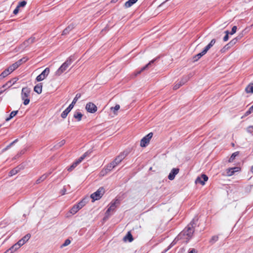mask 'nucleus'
Instances as JSON below:
<instances>
[{"label":"nucleus","instance_id":"f257e3e1","mask_svg":"<svg viewBox=\"0 0 253 253\" xmlns=\"http://www.w3.org/2000/svg\"><path fill=\"white\" fill-rule=\"evenodd\" d=\"M193 232V226L192 224H189L177 236L176 238L175 239V240L181 239H189L192 237Z\"/></svg>","mask_w":253,"mask_h":253},{"label":"nucleus","instance_id":"f03ea898","mask_svg":"<svg viewBox=\"0 0 253 253\" xmlns=\"http://www.w3.org/2000/svg\"><path fill=\"white\" fill-rule=\"evenodd\" d=\"M73 60L71 57H69L66 61L59 67L55 72V75L57 76H60L64 72L66 71L69 66L72 64Z\"/></svg>","mask_w":253,"mask_h":253},{"label":"nucleus","instance_id":"7ed1b4c3","mask_svg":"<svg viewBox=\"0 0 253 253\" xmlns=\"http://www.w3.org/2000/svg\"><path fill=\"white\" fill-rule=\"evenodd\" d=\"M81 94L78 93L76 94L75 97L74 98L71 104L62 112L61 114V117L65 119L69 113L71 111L72 108L74 107L75 104L77 102V100L81 97Z\"/></svg>","mask_w":253,"mask_h":253},{"label":"nucleus","instance_id":"20e7f679","mask_svg":"<svg viewBox=\"0 0 253 253\" xmlns=\"http://www.w3.org/2000/svg\"><path fill=\"white\" fill-rule=\"evenodd\" d=\"M30 89L28 87H24L21 91V98L24 100L23 104L25 105H28L30 102L29 97L30 94Z\"/></svg>","mask_w":253,"mask_h":253},{"label":"nucleus","instance_id":"39448f33","mask_svg":"<svg viewBox=\"0 0 253 253\" xmlns=\"http://www.w3.org/2000/svg\"><path fill=\"white\" fill-rule=\"evenodd\" d=\"M104 193L105 190L104 188L102 187H100L96 192L91 195L90 197L92 199V202L100 199Z\"/></svg>","mask_w":253,"mask_h":253},{"label":"nucleus","instance_id":"423d86ee","mask_svg":"<svg viewBox=\"0 0 253 253\" xmlns=\"http://www.w3.org/2000/svg\"><path fill=\"white\" fill-rule=\"evenodd\" d=\"M27 59L26 58H23L15 63H13L10 66H9L7 69L9 71V72L12 73L14 70L17 69L23 62H25L27 61Z\"/></svg>","mask_w":253,"mask_h":253},{"label":"nucleus","instance_id":"0eeeda50","mask_svg":"<svg viewBox=\"0 0 253 253\" xmlns=\"http://www.w3.org/2000/svg\"><path fill=\"white\" fill-rule=\"evenodd\" d=\"M119 203L120 202L118 199H116L114 201L112 202L106 212V216H109L110 212L114 211L117 207V205H118Z\"/></svg>","mask_w":253,"mask_h":253},{"label":"nucleus","instance_id":"6e6552de","mask_svg":"<svg viewBox=\"0 0 253 253\" xmlns=\"http://www.w3.org/2000/svg\"><path fill=\"white\" fill-rule=\"evenodd\" d=\"M153 136V133L150 132L146 136L144 137L141 140L140 146L142 147H146V145L149 143L151 138Z\"/></svg>","mask_w":253,"mask_h":253},{"label":"nucleus","instance_id":"1a4fd4ad","mask_svg":"<svg viewBox=\"0 0 253 253\" xmlns=\"http://www.w3.org/2000/svg\"><path fill=\"white\" fill-rule=\"evenodd\" d=\"M50 69L49 68H46L42 73L38 76L36 78L37 82H40L43 81L49 74Z\"/></svg>","mask_w":253,"mask_h":253},{"label":"nucleus","instance_id":"9d476101","mask_svg":"<svg viewBox=\"0 0 253 253\" xmlns=\"http://www.w3.org/2000/svg\"><path fill=\"white\" fill-rule=\"evenodd\" d=\"M85 109L87 112L91 113H95L97 110L96 106L94 103L91 102L86 104Z\"/></svg>","mask_w":253,"mask_h":253},{"label":"nucleus","instance_id":"9b49d317","mask_svg":"<svg viewBox=\"0 0 253 253\" xmlns=\"http://www.w3.org/2000/svg\"><path fill=\"white\" fill-rule=\"evenodd\" d=\"M208 179V177L205 174H202L201 177H198L195 180L196 183H200L202 185L205 184V182Z\"/></svg>","mask_w":253,"mask_h":253},{"label":"nucleus","instance_id":"f8f14e48","mask_svg":"<svg viewBox=\"0 0 253 253\" xmlns=\"http://www.w3.org/2000/svg\"><path fill=\"white\" fill-rule=\"evenodd\" d=\"M189 77L188 76H186L182 78V79L178 83H176L173 86V89L174 90L177 89L180 87L181 85L184 84L185 83H186L189 80Z\"/></svg>","mask_w":253,"mask_h":253},{"label":"nucleus","instance_id":"ddd939ff","mask_svg":"<svg viewBox=\"0 0 253 253\" xmlns=\"http://www.w3.org/2000/svg\"><path fill=\"white\" fill-rule=\"evenodd\" d=\"M92 152V151L89 150L84 154L80 158L76 160L74 163L76 164V166H78L86 157L89 156Z\"/></svg>","mask_w":253,"mask_h":253},{"label":"nucleus","instance_id":"4468645a","mask_svg":"<svg viewBox=\"0 0 253 253\" xmlns=\"http://www.w3.org/2000/svg\"><path fill=\"white\" fill-rule=\"evenodd\" d=\"M179 169L177 168H173L169 173L168 178L169 180H172L174 179L175 175L179 172Z\"/></svg>","mask_w":253,"mask_h":253},{"label":"nucleus","instance_id":"2eb2a0df","mask_svg":"<svg viewBox=\"0 0 253 253\" xmlns=\"http://www.w3.org/2000/svg\"><path fill=\"white\" fill-rule=\"evenodd\" d=\"M127 154L123 152L117 156L115 159L114 161L119 165L122 160L126 157Z\"/></svg>","mask_w":253,"mask_h":253},{"label":"nucleus","instance_id":"dca6fc26","mask_svg":"<svg viewBox=\"0 0 253 253\" xmlns=\"http://www.w3.org/2000/svg\"><path fill=\"white\" fill-rule=\"evenodd\" d=\"M113 169L111 165L109 164V165H107V166L104 169L101 171L100 174L103 176L105 174H107L108 172L111 171Z\"/></svg>","mask_w":253,"mask_h":253},{"label":"nucleus","instance_id":"f3484780","mask_svg":"<svg viewBox=\"0 0 253 253\" xmlns=\"http://www.w3.org/2000/svg\"><path fill=\"white\" fill-rule=\"evenodd\" d=\"M75 27L74 24H71L69 25L63 31L62 35H67L70 31H71Z\"/></svg>","mask_w":253,"mask_h":253},{"label":"nucleus","instance_id":"a211bd4d","mask_svg":"<svg viewBox=\"0 0 253 253\" xmlns=\"http://www.w3.org/2000/svg\"><path fill=\"white\" fill-rule=\"evenodd\" d=\"M83 116V114L81 112L76 111L74 113L73 116L77 121H80L82 120Z\"/></svg>","mask_w":253,"mask_h":253},{"label":"nucleus","instance_id":"6ab92c4d","mask_svg":"<svg viewBox=\"0 0 253 253\" xmlns=\"http://www.w3.org/2000/svg\"><path fill=\"white\" fill-rule=\"evenodd\" d=\"M34 91L38 94H41L42 92V84H37L34 89Z\"/></svg>","mask_w":253,"mask_h":253},{"label":"nucleus","instance_id":"aec40b11","mask_svg":"<svg viewBox=\"0 0 253 253\" xmlns=\"http://www.w3.org/2000/svg\"><path fill=\"white\" fill-rule=\"evenodd\" d=\"M138 0H128L125 3V6L126 8L130 7L134 4Z\"/></svg>","mask_w":253,"mask_h":253},{"label":"nucleus","instance_id":"412c9836","mask_svg":"<svg viewBox=\"0 0 253 253\" xmlns=\"http://www.w3.org/2000/svg\"><path fill=\"white\" fill-rule=\"evenodd\" d=\"M215 42V40L214 39H212L205 48V51L207 52V51L214 44Z\"/></svg>","mask_w":253,"mask_h":253},{"label":"nucleus","instance_id":"4be33fe9","mask_svg":"<svg viewBox=\"0 0 253 253\" xmlns=\"http://www.w3.org/2000/svg\"><path fill=\"white\" fill-rule=\"evenodd\" d=\"M215 42V40L214 39H212L205 48V51L207 52V51L214 44Z\"/></svg>","mask_w":253,"mask_h":253},{"label":"nucleus","instance_id":"5701e85b","mask_svg":"<svg viewBox=\"0 0 253 253\" xmlns=\"http://www.w3.org/2000/svg\"><path fill=\"white\" fill-rule=\"evenodd\" d=\"M207 52L205 51V50L204 49L201 53H199L197 54L196 55H195L194 57V61H197L202 56H203L204 55H205Z\"/></svg>","mask_w":253,"mask_h":253},{"label":"nucleus","instance_id":"b1692460","mask_svg":"<svg viewBox=\"0 0 253 253\" xmlns=\"http://www.w3.org/2000/svg\"><path fill=\"white\" fill-rule=\"evenodd\" d=\"M10 74V72H9V71L7 69H5L0 75V80H2V79H3L4 78L6 77Z\"/></svg>","mask_w":253,"mask_h":253},{"label":"nucleus","instance_id":"393cba45","mask_svg":"<svg viewBox=\"0 0 253 253\" xmlns=\"http://www.w3.org/2000/svg\"><path fill=\"white\" fill-rule=\"evenodd\" d=\"M155 60H152L149 62L147 65L143 67L139 71L137 72V74H140L141 72L148 68L152 63L154 62Z\"/></svg>","mask_w":253,"mask_h":253},{"label":"nucleus","instance_id":"a878e982","mask_svg":"<svg viewBox=\"0 0 253 253\" xmlns=\"http://www.w3.org/2000/svg\"><path fill=\"white\" fill-rule=\"evenodd\" d=\"M18 112V111L17 110V111H12L9 115V117L7 118L6 119H5V121L8 122L9 121L10 119H11L12 118H13L14 116H15L17 113Z\"/></svg>","mask_w":253,"mask_h":253},{"label":"nucleus","instance_id":"bb28decb","mask_svg":"<svg viewBox=\"0 0 253 253\" xmlns=\"http://www.w3.org/2000/svg\"><path fill=\"white\" fill-rule=\"evenodd\" d=\"M245 90L247 93H253V84H249L246 87Z\"/></svg>","mask_w":253,"mask_h":253},{"label":"nucleus","instance_id":"cd10ccee","mask_svg":"<svg viewBox=\"0 0 253 253\" xmlns=\"http://www.w3.org/2000/svg\"><path fill=\"white\" fill-rule=\"evenodd\" d=\"M80 209L78 207L77 205L74 206L70 211V212L74 214H75Z\"/></svg>","mask_w":253,"mask_h":253},{"label":"nucleus","instance_id":"c85d7f7f","mask_svg":"<svg viewBox=\"0 0 253 253\" xmlns=\"http://www.w3.org/2000/svg\"><path fill=\"white\" fill-rule=\"evenodd\" d=\"M125 241L128 240L129 242H131L133 240L132 236L130 232H128L127 235L124 238Z\"/></svg>","mask_w":253,"mask_h":253},{"label":"nucleus","instance_id":"c756f323","mask_svg":"<svg viewBox=\"0 0 253 253\" xmlns=\"http://www.w3.org/2000/svg\"><path fill=\"white\" fill-rule=\"evenodd\" d=\"M238 168H234L228 169V171L227 172L228 175L231 176L234 173L235 171H238Z\"/></svg>","mask_w":253,"mask_h":253},{"label":"nucleus","instance_id":"7c9ffc66","mask_svg":"<svg viewBox=\"0 0 253 253\" xmlns=\"http://www.w3.org/2000/svg\"><path fill=\"white\" fill-rule=\"evenodd\" d=\"M241 37L242 36H238V37L234 38V39L232 40L227 45H229L230 46H233L237 42L238 40L241 38Z\"/></svg>","mask_w":253,"mask_h":253},{"label":"nucleus","instance_id":"2f4dec72","mask_svg":"<svg viewBox=\"0 0 253 253\" xmlns=\"http://www.w3.org/2000/svg\"><path fill=\"white\" fill-rule=\"evenodd\" d=\"M35 42V38L31 37L29 38L27 41H26L24 44L26 45H28L29 44H31Z\"/></svg>","mask_w":253,"mask_h":253},{"label":"nucleus","instance_id":"473e14b6","mask_svg":"<svg viewBox=\"0 0 253 253\" xmlns=\"http://www.w3.org/2000/svg\"><path fill=\"white\" fill-rule=\"evenodd\" d=\"M19 169L18 168H15V169H12L10 171L9 175L10 176H13V175L16 174V173H17L19 171Z\"/></svg>","mask_w":253,"mask_h":253},{"label":"nucleus","instance_id":"72a5a7b5","mask_svg":"<svg viewBox=\"0 0 253 253\" xmlns=\"http://www.w3.org/2000/svg\"><path fill=\"white\" fill-rule=\"evenodd\" d=\"M48 174H43L42 175L40 178H39L36 182L37 183H40L41 181H43L44 179H46V178L47 177Z\"/></svg>","mask_w":253,"mask_h":253},{"label":"nucleus","instance_id":"f704fd0d","mask_svg":"<svg viewBox=\"0 0 253 253\" xmlns=\"http://www.w3.org/2000/svg\"><path fill=\"white\" fill-rule=\"evenodd\" d=\"M31 235L29 234H26L25 236H24L21 240L22 241L24 242V243H26L30 238Z\"/></svg>","mask_w":253,"mask_h":253},{"label":"nucleus","instance_id":"c9c22d12","mask_svg":"<svg viewBox=\"0 0 253 253\" xmlns=\"http://www.w3.org/2000/svg\"><path fill=\"white\" fill-rule=\"evenodd\" d=\"M218 240V237L217 236H213L212 237L210 241V243L211 244H214Z\"/></svg>","mask_w":253,"mask_h":253},{"label":"nucleus","instance_id":"e433bc0d","mask_svg":"<svg viewBox=\"0 0 253 253\" xmlns=\"http://www.w3.org/2000/svg\"><path fill=\"white\" fill-rule=\"evenodd\" d=\"M120 108L119 105H116L114 107H111V110H112L115 114H116V112L119 110Z\"/></svg>","mask_w":253,"mask_h":253},{"label":"nucleus","instance_id":"4c0bfd02","mask_svg":"<svg viewBox=\"0 0 253 253\" xmlns=\"http://www.w3.org/2000/svg\"><path fill=\"white\" fill-rule=\"evenodd\" d=\"M238 155V153L237 152H235V153H234L230 157V158H229V162H232L235 159V158L236 157V156Z\"/></svg>","mask_w":253,"mask_h":253},{"label":"nucleus","instance_id":"58836bf2","mask_svg":"<svg viewBox=\"0 0 253 253\" xmlns=\"http://www.w3.org/2000/svg\"><path fill=\"white\" fill-rule=\"evenodd\" d=\"M27 3V2L25 0H23V1H20V2H19L17 6L18 7H24L26 4Z\"/></svg>","mask_w":253,"mask_h":253},{"label":"nucleus","instance_id":"ea45409f","mask_svg":"<svg viewBox=\"0 0 253 253\" xmlns=\"http://www.w3.org/2000/svg\"><path fill=\"white\" fill-rule=\"evenodd\" d=\"M18 139H15L14 141L10 143L8 146H6L5 148L3 149L4 151H5L9 149L11 146H12L15 142L17 141Z\"/></svg>","mask_w":253,"mask_h":253},{"label":"nucleus","instance_id":"a19ab883","mask_svg":"<svg viewBox=\"0 0 253 253\" xmlns=\"http://www.w3.org/2000/svg\"><path fill=\"white\" fill-rule=\"evenodd\" d=\"M70 243H71L70 240L69 239H67L65 241L64 244H62V245L61 246V247L68 246L70 244Z\"/></svg>","mask_w":253,"mask_h":253},{"label":"nucleus","instance_id":"79ce46f5","mask_svg":"<svg viewBox=\"0 0 253 253\" xmlns=\"http://www.w3.org/2000/svg\"><path fill=\"white\" fill-rule=\"evenodd\" d=\"M237 29V28L236 26H233L232 28V30H231V32H229V34L233 35L234 34H235L236 32Z\"/></svg>","mask_w":253,"mask_h":253},{"label":"nucleus","instance_id":"37998d69","mask_svg":"<svg viewBox=\"0 0 253 253\" xmlns=\"http://www.w3.org/2000/svg\"><path fill=\"white\" fill-rule=\"evenodd\" d=\"M226 35L223 38V41L226 42L228 41L229 39L228 35L229 34V32L228 31H225Z\"/></svg>","mask_w":253,"mask_h":253},{"label":"nucleus","instance_id":"c03bdc74","mask_svg":"<svg viewBox=\"0 0 253 253\" xmlns=\"http://www.w3.org/2000/svg\"><path fill=\"white\" fill-rule=\"evenodd\" d=\"M12 85V84L11 83V81H9L6 84H4L2 87L4 88H5L6 87H9Z\"/></svg>","mask_w":253,"mask_h":253},{"label":"nucleus","instance_id":"a18cd8bd","mask_svg":"<svg viewBox=\"0 0 253 253\" xmlns=\"http://www.w3.org/2000/svg\"><path fill=\"white\" fill-rule=\"evenodd\" d=\"M76 164L73 163L68 169V171H72L74 169H75L76 167Z\"/></svg>","mask_w":253,"mask_h":253},{"label":"nucleus","instance_id":"49530a36","mask_svg":"<svg viewBox=\"0 0 253 253\" xmlns=\"http://www.w3.org/2000/svg\"><path fill=\"white\" fill-rule=\"evenodd\" d=\"M77 205L80 209H82L84 206H85L84 204V202H82V201L79 203Z\"/></svg>","mask_w":253,"mask_h":253},{"label":"nucleus","instance_id":"de8ad7c7","mask_svg":"<svg viewBox=\"0 0 253 253\" xmlns=\"http://www.w3.org/2000/svg\"><path fill=\"white\" fill-rule=\"evenodd\" d=\"M110 164L111 165L113 169L115 168L118 165V164H117L114 161L111 162Z\"/></svg>","mask_w":253,"mask_h":253},{"label":"nucleus","instance_id":"09e8293b","mask_svg":"<svg viewBox=\"0 0 253 253\" xmlns=\"http://www.w3.org/2000/svg\"><path fill=\"white\" fill-rule=\"evenodd\" d=\"M110 164L111 165L113 169L115 168L118 165V164H117L114 161L111 162Z\"/></svg>","mask_w":253,"mask_h":253},{"label":"nucleus","instance_id":"8fccbe9b","mask_svg":"<svg viewBox=\"0 0 253 253\" xmlns=\"http://www.w3.org/2000/svg\"><path fill=\"white\" fill-rule=\"evenodd\" d=\"M18 245H19L20 247L23 246L25 243L21 239L18 241L17 243Z\"/></svg>","mask_w":253,"mask_h":253},{"label":"nucleus","instance_id":"3c124183","mask_svg":"<svg viewBox=\"0 0 253 253\" xmlns=\"http://www.w3.org/2000/svg\"><path fill=\"white\" fill-rule=\"evenodd\" d=\"M13 247L14 248V249L16 251L17 250H18L19 248H20V246L19 245H18L17 244V243H16L15 244H14V245H13Z\"/></svg>","mask_w":253,"mask_h":253},{"label":"nucleus","instance_id":"603ef678","mask_svg":"<svg viewBox=\"0 0 253 253\" xmlns=\"http://www.w3.org/2000/svg\"><path fill=\"white\" fill-rule=\"evenodd\" d=\"M248 131L252 132L253 131V126H250L247 128Z\"/></svg>","mask_w":253,"mask_h":253},{"label":"nucleus","instance_id":"864d4df0","mask_svg":"<svg viewBox=\"0 0 253 253\" xmlns=\"http://www.w3.org/2000/svg\"><path fill=\"white\" fill-rule=\"evenodd\" d=\"M19 7H18V6H17L16 8L13 11V13L14 14H17L18 13V12H19Z\"/></svg>","mask_w":253,"mask_h":253},{"label":"nucleus","instance_id":"5fc2aeb1","mask_svg":"<svg viewBox=\"0 0 253 253\" xmlns=\"http://www.w3.org/2000/svg\"><path fill=\"white\" fill-rule=\"evenodd\" d=\"M65 143V140H63L59 143V146L61 147Z\"/></svg>","mask_w":253,"mask_h":253},{"label":"nucleus","instance_id":"6e6d98bb","mask_svg":"<svg viewBox=\"0 0 253 253\" xmlns=\"http://www.w3.org/2000/svg\"><path fill=\"white\" fill-rule=\"evenodd\" d=\"M17 80L18 79L17 78H13L12 80H11V81L12 84H14L15 83H16L17 82Z\"/></svg>","mask_w":253,"mask_h":253},{"label":"nucleus","instance_id":"4d7b16f0","mask_svg":"<svg viewBox=\"0 0 253 253\" xmlns=\"http://www.w3.org/2000/svg\"><path fill=\"white\" fill-rule=\"evenodd\" d=\"M82 202H84V204L85 205L87 202V198H84L82 200Z\"/></svg>","mask_w":253,"mask_h":253},{"label":"nucleus","instance_id":"13d9d810","mask_svg":"<svg viewBox=\"0 0 253 253\" xmlns=\"http://www.w3.org/2000/svg\"><path fill=\"white\" fill-rule=\"evenodd\" d=\"M8 250H9L10 251H11L12 253L16 251L14 249L13 246L11 248H10Z\"/></svg>","mask_w":253,"mask_h":253},{"label":"nucleus","instance_id":"bf43d9fd","mask_svg":"<svg viewBox=\"0 0 253 253\" xmlns=\"http://www.w3.org/2000/svg\"><path fill=\"white\" fill-rule=\"evenodd\" d=\"M66 190L65 188H63L62 191H61V192H62V195H64L66 193Z\"/></svg>","mask_w":253,"mask_h":253},{"label":"nucleus","instance_id":"052dcab7","mask_svg":"<svg viewBox=\"0 0 253 253\" xmlns=\"http://www.w3.org/2000/svg\"><path fill=\"white\" fill-rule=\"evenodd\" d=\"M252 112H252V111H251L250 110V109H249V110L246 112V114H247V115H249V114H251V113H252Z\"/></svg>","mask_w":253,"mask_h":253},{"label":"nucleus","instance_id":"680f3d73","mask_svg":"<svg viewBox=\"0 0 253 253\" xmlns=\"http://www.w3.org/2000/svg\"><path fill=\"white\" fill-rule=\"evenodd\" d=\"M4 253H12L11 251H10L9 250H6Z\"/></svg>","mask_w":253,"mask_h":253},{"label":"nucleus","instance_id":"e2e57ef3","mask_svg":"<svg viewBox=\"0 0 253 253\" xmlns=\"http://www.w3.org/2000/svg\"><path fill=\"white\" fill-rule=\"evenodd\" d=\"M195 252V250L193 249L191 250L188 253H193Z\"/></svg>","mask_w":253,"mask_h":253},{"label":"nucleus","instance_id":"0e129e2a","mask_svg":"<svg viewBox=\"0 0 253 253\" xmlns=\"http://www.w3.org/2000/svg\"><path fill=\"white\" fill-rule=\"evenodd\" d=\"M250 109L251 111L253 112V105L250 108Z\"/></svg>","mask_w":253,"mask_h":253},{"label":"nucleus","instance_id":"69168bd1","mask_svg":"<svg viewBox=\"0 0 253 253\" xmlns=\"http://www.w3.org/2000/svg\"><path fill=\"white\" fill-rule=\"evenodd\" d=\"M118 0H112V2L115 3Z\"/></svg>","mask_w":253,"mask_h":253},{"label":"nucleus","instance_id":"338daca9","mask_svg":"<svg viewBox=\"0 0 253 253\" xmlns=\"http://www.w3.org/2000/svg\"><path fill=\"white\" fill-rule=\"evenodd\" d=\"M252 171L253 173V166L252 167Z\"/></svg>","mask_w":253,"mask_h":253},{"label":"nucleus","instance_id":"774afa93","mask_svg":"<svg viewBox=\"0 0 253 253\" xmlns=\"http://www.w3.org/2000/svg\"><path fill=\"white\" fill-rule=\"evenodd\" d=\"M2 91H3L2 90H0V94H1L2 92Z\"/></svg>","mask_w":253,"mask_h":253}]
</instances>
